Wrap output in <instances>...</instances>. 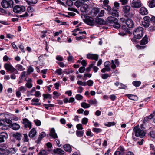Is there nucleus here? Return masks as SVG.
<instances>
[{
  "instance_id": "f257e3e1",
  "label": "nucleus",
  "mask_w": 155,
  "mask_h": 155,
  "mask_svg": "<svg viewBox=\"0 0 155 155\" xmlns=\"http://www.w3.org/2000/svg\"><path fill=\"white\" fill-rule=\"evenodd\" d=\"M4 68L7 72H10L13 73L10 76L11 78L12 79H15L16 78V76L15 74H19L17 70L10 64L5 63L4 64Z\"/></svg>"
},
{
  "instance_id": "f03ea898",
  "label": "nucleus",
  "mask_w": 155,
  "mask_h": 155,
  "mask_svg": "<svg viewBox=\"0 0 155 155\" xmlns=\"http://www.w3.org/2000/svg\"><path fill=\"white\" fill-rule=\"evenodd\" d=\"M133 34L135 38L140 39L143 35V28L141 27H137L134 30Z\"/></svg>"
},
{
  "instance_id": "7ed1b4c3",
  "label": "nucleus",
  "mask_w": 155,
  "mask_h": 155,
  "mask_svg": "<svg viewBox=\"0 0 155 155\" xmlns=\"http://www.w3.org/2000/svg\"><path fill=\"white\" fill-rule=\"evenodd\" d=\"M2 7L5 8H12L13 7L14 2L12 0H3L1 3Z\"/></svg>"
},
{
  "instance_id": "20e7f679",
  "label": "nucleus",
  "mask_w": 155,
  "mask_h": 155,
  "mask_svg": "<svg viewBox=\"0 0 155 155\" xmlns=\"http://www.w3.org/2000/svg\"><path fill=\"white\" fill-rule=\"evenodd\" d=\"M133 131L134 132L136 136L140 137V138L143 137L145 135V133L144 130H141L137 126H136L134 127Z\"/></svg>"
},
{
  "instance_id": "39448f33",
  "label": "nucleus",
  "mask_w": 155,
  "mask_h": 155,
  "mask_svg": "<svg viewBox=\"0 0 155 155\" xmlns=\"http://www.w3.org/2000/svg\"><path fill=\"white\" fill-rule=\"evenodd\" d=\"M24 6L21 5H17L14 6L13 8V11L16 13H21L25 10Z\"/></svg>"
},
{
  "instance_id": "423d86ee",
  "label": "nucleus",
  "mask_w": 155,
  "mask_h": 155,
  "mask_svg": "<svg viewBox=\"0 0 155 155\" xmlns=\"http://www.w3.org/2000/svg\"><path fill=\"white\" fill-rule=\"evenodd\" d=\"M84 21L89 25L92 26L95 24V21L93 18L87 16L84 20Z\"/></svg>"
},
{
  "instance_id": "0eeeda50",
  "label": "nucleus",
  "mask_w": 155,
  "mask_h": 155,
  "mask_svg": "<svg viewBox=\"0 0 155 155\" xmlns=\"http://www.w3.org/2000/svg\"><path fill=\"white\" fill-rule=\"evenodd\" d=\"M130 2L131 6L133 8H138L142 5L140 0H132Z\"/></svg>"
},
{
  "instance_id": "6e6552de",
  "label": "nucleus",
  "mask_w": 155,
  "mask_h": 155,
  "mask_svg": "<svg viewBox=\"0 0 155 155\" xmlns=\"http://www.w3.org/2000/svg\"><path fill=\"white\" fill-rule=\"evenodd\" d=\"M2 147H5V148H7L8 147L6 144H4ZM10 153V150L7 149H5L3 148H0V154L2 155H8Z\"/></svg>"
},
{
  "instance_id": "1a4fd4ad",
  "label": "nucleus",
  "mask_w": 155,
  "mask_h": 155,
  "mask_svg": "<svg viewBox=\"0 0 155 155\" xmlns=\"http://www.w3.org/2000/svg\"><path fill=\"white\" fill-rule=\"evenodd\" d=\"M8 135L6 132L0 133V143L4 142L8 138Z\"/></svg>"
},
{
  "instance_id": "9d476101",
  "label": "nucleus",
  "mask_w": 155,
  "mask_h": 155,
  "mask_svg": "<svg viewBox=\"0 0 155 155\" xmlns=\"http://www.w3.org/2000/svg\"><path fill=\"white\" fill-rule=\"evenodd\" d=\"M23 123L25 127L27 128L28 127L31 129L32 127L31 123L26 118H24L23 119Z\"/></svg>"
},
{
  "instance_id": "9b49d317",
  "label": "nucleus",
  "mask_w": 155,
  "mask_h": 155,
  "mask_svg": "<svg viewBox=\"0 0 155 155\" xmlns=\"http://www.w3.org/2000/svg\"><path fill=\"white\" fill-rule=\"evenodd\" d=\"M87 57L88 59L97 61L98 59L99 55L97 54L89 53L87 55Z\"/></svg>"
},
{
  "instance_id": "f8f14e48",
  "label": "nucleus",
  "mask_w": 155,
  "mask_h": 155,
  "mask_svg": "<svg viewBox=\"0 0 155 155\" xmlns=\"http://www.w3.org/2000/svg\"><path fill=\"white\" fill-rule=\"evenodd\" d=\"M117 21V20L115 18L110 16L108 17L107 22L108 24H111L116 23Z\"/></svg>"
},
{
  "instance_id": "ddd939ff",
  "label": "nucleus",
  "mask_w": 155,
  "mask_h": 155,
  "mask_svg": "<svg viewBox=\"0 0 155 155\" xmlns=\"http://www.w3.org/2000/svg\"><path fill=\"white\" fill-rule=\"evenodd\" d=\"M125 23L127 27L129 28H132L134 26L133 22L130 19H127L125 21Z\"/></svg>"
},
{
  "instance_id": "4468645a",
  "label": "nucleus",
  "mask_w": 155,
  "mask_h": 155,
  "mask_svg": "<svg viewBox=\"0 0 155 155\" xmlns=\"http://www.w3.org/2000/svg\"><path fill=\"white\" fill-rule=\"evenodd\" d=\"M109 13L114 17H118L119 16L118 12L114 9V7H113L111 11H110Z\"/></svg>"
},
{
  "instance_id": "2eb2a0df",
  "label": "nucleus",
  "mask_w": 155,
  "mask_h": 155,
  "mask_svg": "<svg viewBox=\"0 0 155 155\" xmlns=\"http://www.w3.org/2000/svg\"><path fill=\"white\" fill-rule=\"evenodd\" d=\"M100 10L98 8H94L91 10V14L92 16L94 17L96 16L99 12Z\"/></svg>"
},
{
  "instance_id": "dca6fc26",
  "label": "nucleus",
  "mask_w": 155,
  "mask_h": 155,
  "mask_svg": "<svg viewBox=\"0 0 155 155\" xmlns=\"http://www.w3.org/2000/svg\"><path fill=\"white\" fill-rule=\"evenodd\" d=\"M13 136L16 140L19 141L21 140L22 137V134L18 132L13 134Z\"/></svg>"
},
{
  "instance_id": "f3484780",
  "label": "nucleus",
  "mask_w": 155,
  "mask_h": 155,
  "mask_svg": "<svg viewBox=\"0 0 155 155\" xmlns=\"http://www.w3.org/2000/svg\"><path fill=\"white\" fill-rule=\"evenodd\" d=\"M120 30L125 33H127L129 34L131 33V32L129 31V29L127 28L126 26L124 25H123L121 28H120Z\"/></svg>"
},
{
  "instance_id": "a211bd4d",
  "label": "nucleus",
  "mask_w": 155,
  "mask_h": 155,
  "mask_svg": "<svg viewBox=\"0 0 155 155\" xmlns=\"http://www.w3.org/2000/svg\"><path fill=\"white\" fill-rule=\"evenodd\" d=\"M9 127L15 130H17L20 128V125L16 123L12 124L9 125Z\"/></svg>"
},
{
  "instance_id": "6ab92c4d",
  "label": "nucleus",
  "mask_w": 155,
  "mask_h": 155,
  "mask_svg": "<svg viewBox=\"0 0 155 155\" xmlns=\"http://www.w3.org/2000/svg\"><path fill=\"white\" fill-rule=\"evenodd\" d=\"M50 135L54 138H57V134L56 133L55 130L54 128H52L50 131Z\"/></svg>"
},
{
  "instance_id": "aec40b11",
  "label": "nucleus",
  "mask_w": 155,
  "mask_h": 155,
  "mask_svg": "<svg viewBox=\"0 0 155 155\" xmlns=\"http://www.w3.org/2000/svg\"><path fill=\"white\" fill-rule=\"evenodd\" d=\"M36 133L37 131L35 129L33 128L29 132L28 134L30 138H33L36 135Z\"/></svg>"
},
{
  "instance_id": "412c9836",
  "label": "nucleus",
  "mask_w": 155,
  "mask_h": 155,
  "mask_svg": "<svg viewBox=\"0 0 155 155\" xmlns=\"http://www.w3.org/2000/svg\"><path fill=\"white\" fill-rule=\"evenodd\" d=\"M140 13L142 15H145L148 14L147 9L145 7H141L139 11Z\"/></svg>"
},
{
  "instance_id": "4be33fe9",
  "label": "nucleus",
  "mask_w": 155,
  "mask_h": 155,
  "mask_svg": "<svg viewBox=\"0 0 155 155\" xmlns=\"http://www.w3.org/2000/svg\"><path fill=\"white\" fill-rule=\"evenodd\" d=\"M148 38L147 35H145V36L140 41V45H144L147 43Z\"/></svg>"
},
{
  "instance_id": "5701e85b",
  "label": "nucleus",
  "mask_w": 155,
  "mask_h": 155,
  "mask_svg": "<svg viewBox=\"0 0 155 155\" xmlns=\"http://www.w3.org/2000/svg\"><path fill=\"white\" fill-rule=\"evenodd\" d=\"M39 100L38 98H33L31 100V104L34 105H40L41 103L39 102Z\"/></svg>"
},
{
  "instance_id": "b1692460",
  "label": "nucleus",
  "mask_w": 155,
  "mask_h": 155,
  "mask_svg": "<svg viewBox=\"0 0 155 155\" xmlns=\"http://www.w3.org/2000/svg\"><path fill=\"white\" fill-rule=\"evenodd\" d=\"M64 149V150L69 152H71L72 151V149L70 145L68 144H66L63 146Z\"/></svg>"
},
{
  "instance_id": "393cba45",
  "label": "nucleus",
  "mask_w": 155,
  "mask_h": 155,
  "mask_svg": "<svg viewBox=\"0 0 155 155\" xmlns=\"http://www.w3.org/2000/svg\"><path fill=\"white\" fill-rule=\"evenodd\" d=\"M45 133L44 132H41L40 134L39 137L36 142H37V143H39L42 138L45 137Z\"/></svg>"
},
{
  "instance_id": "a878e982",
  "label": "nucleus",
  "mask_w": 155,
  "mask_h": 155,
  "mask_svg": "<svg viewBox=\"0 0 155 155\" xmlns=\"http://www.w3.org/2000/svg\"><path fill=\"white\" fill-rule=\"evenodd\" d=\"M127 97L130 100L134 101H137L138 100V97L136 95L130 94H127Z\"/></svg>"
},
{
  "instance_id": "bb28decb",
  "label": "nucleus",
  "mask_w": 155,
  "mask_h": 155,
  "mask_svg": "<svg viewBox=\"0 0 155 155\" xmlns=\"http://www.w3.org/2000/svg\"><path fill=\"white\" fill-rule=\"evenodd\" d=\"M118 150L120 152V155H124L125 153H127V151L124 148L120 146L119 147Z\"/></svg>"
},
{
  "instance_id": "cd10ccee",
  "label": "nucleus",
  "mask_w": 155,
  "mask_h": 155,
  "mask_svg": "<svg viewBox=\"0 0 155 155\" xmlns=\"http://www.w3.org/2000/svg\"><path fill=\"white\" fill-rule=\"evenodd\" d=\"M95 21V23L100 25H104L105 23L104 20L100 18L96 19Z\"/></svg>"
},
{
  "instance_id": "c85d7f7f",
  "label": "nucleus",
  "mask_w": 155,
  "mask_h": 155,
  "mask_svg": "<svg viewBox=\"0 0 155 155\" xmlns=\"http://www.w3.org/2000/svg\"><path fill=\"white\" fill-rule=\"evenodd\" d=\"M31 81L32 80L31 79H30L27 81V82L25 85L27 88H30L32 87V84L31 83Z\"/></svg>"
},
{
  "instance_id": "c756f323",
  "label": "nucleus",
  "mask_w": 155,
  "mask_h": 155,
  "mask_svg": "<svg viewBox=\"0 0 155 155\" xmlns=\"http://www.w3.org/2000/svg\"><path fill=\"white\" fill-rule=\"evenodd\" d=\"M148 3L150 7L152 8L155 7V0H149Z\"/></svg>"
},
{
  "instance_id": "7c9ffc66",
  "label": "nucleus",
  "mask_w": 155,
  "mask_h": 155,
  "mask_svg": "<svg viewBox=\"0 0 155 155\" xmlns=\"http://www.w3.org/2000/svg\"><path fill=\"white\" fill-rule=\"evenodd\" d=\"M123 8L124 12L128 14L130 11V7L128 5H126L124 6Z\"/></svg>"
},
{
  "instance_id": "2f4dec72",
  "label": "nucleus",
  "mask_w": 155,
  "mask_h": 155,
  "mask_svg": "<svg viewBox=\"0 0 155 155\" xmlns=\"http://www.w3.org/2000/svg\"><path fill=\"white\" fill-rule=\"evenodd\" d=\"M76 134L78 137H81L83 136L84 134V130L80 131L77 130L76 131Z\"/></svg>"
},
{
  "instance_id": "473e14b6",
  "label": "nucleus",
  "mask_w": 155,
  "mask_h": 155,
  "mask_svg": "<svg viewBox=\"0 0 155 155\" xmlns=\"http://www.w3.org/2000/svg\"><path fill=\"white\" fill-rule=\"evenodd\" d=\"M37 0H27V3L30 5H32L37 2Z\"/></svg>"
},
{
  "instance_id": "72a5a7b5",
  "label": "nucleus",
  "mask_w": 155,
  "mask_h": 155,
  "mask_svg": "<svg viewBox=\"0 0 155 155\" xmlns=\"http://www.w3.org/2000/svg\"><path fill=\"white\" fill-rule=\"evenodd\" d=\"M81 105L82 107L85 109L88 108L90 106V104H87L85 102L81 103Z\"/></svg>"
},
{
  "instance_id": "f704fd0d",
  "label": "nucleus",
  "mask_w": 155,
  "mask_h": 155,
  "mask_svg": "<svg viewBox=\"0 0 155 155\" xmlns=\"http://www.w3.org/2000/svg\"><path fill=\"white\" fill-rule=\"evenodd\" d=\"M48 152H47L46 150H41L38 154V155H48Z\"/></svg>"
},
{
  "instance_id": "c9c22d12",
  "label": "nucleus",
  "mask_w": 155,
  "mask_h": 155,
  "mask_svg": "<svg viewBox=\"0 0 155 155\" xmlns=\"http://www.w3.org/2000/svg\"><path fill=\"white\" fill-rule=\"evenodd\" d=\"M82 4V3L80 1L77 0L74 3L75 5L77 7L79 8L81 6Z\"/></svg>"
},
{
  "instance_id": "e433bc0d",
  "label": "nucleus",
  "mask_w": 155,
  "mask_h": 155,
  "mask_svg": "<svg viewBox=\"0 0 155 155\" xmlns=\"http://www.w3.org/2000/svg\"><path fill=\"white\" fill-rule=\"evenodd\" d=\"M110 67H105L103 69L101 70V72L102 73H104L106 71L108 72L110 71Z\"/></svg>"
},
{
  "instance_id": "4c0bfd02",
  "label": "nucleus",
  "mask_w": 155,
  "mask_h": 155,
  "mask_svg": "<svg viewBox=\"0 0 155 155\" xmlns=\"http://www.w3.org/2000/svg\"><path fill=\"white\" fill-rule=\"evenodd\" d=\"M16 69L20 71H22L25 70V68H23V67L20 64H17L16 66Z\"/></svg>"
},
{
  "instance_id": "58836bf2",
  "label": "nucleus",
  "mask_w": 155,
  "mask_h": 155,
  "mask_svg": "<svg viewBox=\"0 0 155 155\" xmlns=\"http://www.w3.org/2000/svg\"><path fill=\"white\" fill-rule=\"evenodd\" d=\"M20 150L22 153H25L27 151V147L25 146L21 147L20 148Z\"/></svg>"
},
{
  "instance_id": "ea45409f",
  "label": "nucleus",
  "mask_w": 155,
  "mask_h": 155,
  "mask_svg": "<svg viewBox=\"0 0 155 155\" xmlns=\"http://www.w3.org/2000/svg\"><path fill=\"white\" fill-rule=\"evenodd\" d=\"M133 84L136 87H139L141 84V82L139 81H135L133 82Z\"/></svg>"
},
{
  "instance_id": "a19ab883",
  "label": "nucleus",
  "mask_w": 155,
  "mask_h": 155,
  "mask_svg": "<svg viewBox=\"0 0 155 155\" xmlns=\"http://www.w3.org/2000/svg\"><path fill=\"white\" fill-rule=\"evenodd\" d=\"M115 124V123L114 122H108L104 124V125L106 126L110 127L112 126H114Z\"/></svg>"
},
{
  "instance_id": "79ce46f5",
  "label": "nucleus",
  "mask_w": 155,
  "mask_h": 155,
  "mask_svg": "<svg viewBox=\"0 0 155 155\" xmlns=\"http://www.w3.org/2000/svg\"><path fill=\"white\" fill-rule=\"evenodd\" d=\"M87 101L91 104H97V101L95 99H94L93 100H88Z\"/></svg>"
},
{
  "instance_id": "37998d69",
  "label": "nucleus",
  "mask_w": 155,
  "mask_h": 155,
  "mask_svg": "<svg viewBox=\"0 0 155 155\" xmlns=\"http://www.w3.org/2000/svg\"><path fill=\"white\" fill-rule=\"evenodd\" d=\"M43 96L44 99H51L52 98L51 95L49 94H43Z\"/></svg>"
},
{
  "instance_id": "c03bdc74",
  "label": "nucleus",
  "mask_w": 155,
  "mask_h": 155,
  "mask_svg": "<svg viewBox=\"0 0 155 155\" xmlns=\"http://www.w3.org/2000/svg\"><path fill=\"white\" fill-rule=\"evenodd\" d=\"M24 137L23 138V140L24 142H28L29 139H28V136L26 134H23Z\"/></svg>"
},
{
  "instance_id": "a18cd8bd",
  "label": "nucleus",
  "mask_w": 155,
  "mask_h": 155,
  "mask_svg": "<svg viewBox=\"0 0 155 155\" xmlns=\"http://www.w3.org/2000/svg\"><path fill=\"white\" fill-rule=\"evenodd\" d=\"M149 135L151 138H155V131H150Z\"/></svg>"
},
{
  "instance_id": "49530a36",
  "label": "nucleus",
  "mask_w": 155,
  "mask_h": 155,
  "mask_svg": "<svg viewBox=\"0 0 155 155\" xmlns=\"http://www.w3.org/2000/svg\"><path fill=\"white\" fill-rule=\"evenodd\" d=\"M34 71V69L31 66H29L27 70V75H29L31 73Z\"/></svg>"
},
{
  "instance_id": "de8ad7c7",
  "label": "nucleus",
  "mask_w": 155,
  "mask_h": 155,
  "mask_svg": "<svg viewBox=\"0 0 155 155\" xmlns=\"http://www.w3.org/2000/svg\"><path fill=\"white\" fill-rule=\"evenodd\" d=\"M104 9L107 10L109 11V13L110 12V11H111V7L109 5H104L103 7Z\"/></svg>"
},
{
  "instance_id": "09e8293b",
  "label": "nucleus",
  "mask_w": 155,
  "mask_h": 155,
  "mask_svg": "<svg viewBox=\"0 0 155 155\" xmlns=\"http://www.w3.org/2000/svg\"><path fill=\"white\" fill-rule=\"evenodd\" d=\"M77 83L79 85H81L84 86H86L87 84V83L86 82H82L81 81H78Z\"/></svg>"
},
{
  "instance_id": "8fccbe9b",
  "label": "nucleus",
  "mask_w": 155,
  "mask_h": 155,
  "mask_svg": "<svg viewBox=\"0 0 155 155\" xmlns=\"http://www.w3.org/2000/svg\"><path fill=\"white\" fill-rule=\"evenodd\" d=\"M73 1L71 0H67L66 1V4L68 6H71L73 4Z\"/></svg>"
},
{
  "instance_id": "3c124183",
  "label": "nucleus",
  "mask_w": 155,
  "mask_h": 155,
  "mask_svg": "<svg viewBox=\"0 0 155 155\" xmlns=\"http://www.w3.org/2000/svg\"><path fill=\"white\" fill-rule=\"evenodd\" d=\"M92 130L96 133H98L102 131V130L100 128H93Z\"/></svg>"
},
{
  "instance_id": "603ef678",
  "label": "nucleus",
  "mask_w": 155,
  "mask_h": 155,
  "mask_svg": "<svg viewBox=\"0 0 155 155\" xmlns=\"http://www.w3.org/2000/svg\"><path fill=\"white\" fill-rule=\"evenodd\" d=\"M94 65V64H91L89 65V66L87 68L86 70L87 72H89L91 68H92Z\"/></svg>"
},
{
  "instance_id": "864d4df0",
  "label": "nucleus",
  "mask_w": 155,
  "mask_h": 155,
  "mask_svg": "<svg viewBox=\"0 0 155 155\" xmlns=\"http://www.w3.org/2000/svg\"><path fill=\"white\" fill-rule=\"evenodd\" d=\"M88 119L87 118H83L81 120L82 123L83 124L86 125L87 123L88 122Z\"/></svg>"
},
{
  "instance_id": "5fc2aeb1",
  "label": "nucleus",
  "mask_w": 155,
  "mask_h": 155,
  "mask_svg": "<svg viewBox=\"0 0 155 155\" xmlns=\"http://www.w3.org/2000/svg\"><path fill=\"white\" fill-rule=\"evenodd\" d=\"M10 152H11L13 154L15 153L17 151V149L15 148H10Z\"/></svg>"
},
{
  "instance_id": "6e6d98bb",
  "label": "nucleus",
  "mask_w": 155,
  "mask_h": 155,
  "mask_svg": "<svg viewBox=\"0 0 155 155\" xmlns=\"http://www.w3.org/2000/svg\"><path fill=\"white\" fill-rule=\"evenodd\" d=\"M34 122L36 125L39 126L41 125V122L40 120L36 119L34 120Z\"/></svg>"
},
{
  "instance_id": "4d7b16f0",
  "label": "nucleus",
  "mask_w": 155,
  "mask_h": 155,
  "mask_svg": "<svg viewBox=\"0 0 155 155\" xmlns=\"http://www.w3.org/2000/svg\"><path fill=\"white\" fill-rule=\"evenodd\" d=\"M101 77L103 79H105L109 77V75L107 74H101Z\"/></svg>"
},
{
  "instance_id": "13d9d810",
  "label": "nucleus",
  "mask_w": 155,
  "mask_h": 155,
  "mask_svg": "<svg viewBox=\"0 0 155 155\" xmlns=\"http://www.w3.org/2000/svg\"><path fill=\"white\" fill-rule=\"evenodd\" d=\"M114 27L116 29H118L120 28V25L117 22L114 23L113 24Z\"/></svg>"
},
{
  "instance_id": "bf43d9fd",
  "label": "nucleus",
  "mask_w": 155,
  "mask_h": 155,
  "mask_svg": "<svg viewBox=\"0 0 155 155\" xmlns=\"http://www.w3.org/2000/svg\"><path fill=\"white\" fill-rule=\"evenodd\" d=\"M4 120L5 123H7L8 124H9V125H10V124H12V121L11 120L7 119H4Z\"/></svg>"
},
{
  "instance_id": "052dcab7",
  "label": "nucleus",
  "mask_w": 155,
  "mask_h": 155,
  "mask_svg": "<svg viewBox=\"0 0 155 155\" xmlns=\"http://www.w3.org/2000/svg\"><path fill=\"white\" fill-rule=\"evenodd\" d=\"M85 70V68L84 67H81L79 68V71L80 73H83Z\"/></svg>"
},
{
  "instance_id": "680f3d73",
  "label": "nucleus",
  "mask_w": 155,
  "mask_h": 155,
  "mask_svg": "<svg viewBox=\"0 0 155 155\" xmlns=\"http://www.w3.org/2000/svg\"><path fill=\"white\" fill-rule=\"evenodd\" d=\"M83 96L80 94H77L75 96V98L78 100H81L83 99Z\"/></svg>"
},
{
  "instance_id": "e2e57ef3",
  "label": "nucleus",
  "mask_w": 155,
  "mask_h": 155,
  "mask_svg": "<svg viewBox=\"0 0 155 155\" xmlns=\"http://www.w3.org/2000/svg\"><path fill=\"white\" fill-rule=\"evenodd\" d=\"M9 127V125L8 126V125H6L5 124V125H3L2 126V129L3 130H7L8 129Z\"/></svg>"
},
{
  "instance_id": "0e129e2a",
  "label": "nucleus",
  "mask_w": 155,
  "mask_h": 155,
  "mask_svg": "<svg viewBox=\"0 0 155 155\" xmlns=\"http://www.w3.org/2000/svg\"><path fill=\"white\" fill-rule=\"evenodd\" d=\"M87 84L89 86H92L93 85V82L92 80H89L87 81Z\"/></svg>"
},
{
  "instance_id": "69168bd1",
  "label": "nucleus",
  "mask_w": 155,
  "mask_h": 155,
  "mask_svg": "<svg viewBox=\"0 0 155 155\" xmlns=\"http://www.w3.org/2000/svg\"><path fill=\"white\" fill-rule=\"evenodd\" d=\"M41 94L39 91H36L35 94V95L37 97H40L41 96Z\"/></svg>"
},
{
  "instance_id": "338daca9",
  "label": "nucleus",
  "mask_w": 155,
  "mask_h": 155,
  "mask_svg": "<svg viewBox=\"0 0 155 155\" xmlns=\"http://www.w3.org/2000/svg\"><path fill=\"white\" fill-rule=\"evenodd\" d=\"M76 127L78 130H82L83 129L82 125L81 124H78L76 125Z\"/></svg>"
},
{
  "instance_id": "774afa93",
  "label": "nucleus",
  "mask_w": 155,
  "mask_h": 155,
  "mask_svg": "<svg viewBox=\"0 0 155 155\" xmlns=\"http://www.w3.org/2000/svg\"><path fill=\"white\" fill-rule=\"evenodd\" d=\"M87 7L85 6H83L81 7V10L82 12H85L87 10Z\"/></svg>"
}]
</instances>
